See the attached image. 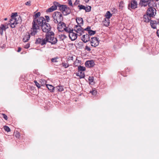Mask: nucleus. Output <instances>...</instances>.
<instances>
[{"instance_id": "obj_8", "label": "nucleus", "mask_w": 159, "mask_h": 159, "mask_svg": "<svg viewBox=\"0 0 159 159\" xmlns=\"http://www.w3.org/2000/svg\"><path fill=\"white\" fill-rule=\"evenodd\" d=\"M138 4L136 1L132 0L129 2L128 5V9L131 10V9H134L137 7Z\"/></svg>"}, {"instance_id": "obj_64", "label": "nucleus", "mask_w": 159, "mask_h": 159, "mask_svg": "<svg viewBox=\"0 0 159 159\" xmlns=\"http://www.w3.org/2000/svg\"><path fill=\"white\" fill-rule=\"evenodd\" d=\"M34 82L35 83V84H36V83H37L38 82H37L36 81V80H34Z\"/></svg>"}, {"instance_id": "obj_29", "label": "nucleus", "mask_w": 159, "mask_h": 159, "mask_svg": "<svg viewBox=\"0 0 159 159\" xmlns=\"http://www.w3.org/2000/svg\"><path fill=\"white\" fill-rule=\"evenodd\" d=\"M56 2H53V5L51 7L53 10L54 11L57 9V6L56 3H55Z\"/></svg>"}, {"instance_id": "obj_22", "label": "nucleus", "mask_w": 159, "mask_h": 159, "mask_svg": "<svg viewBox=\"0 0 159 159\" xmlns=\"http://www.w3.org/2000/svg\"><path fill=\"white\" fill-rule=\"evenodd\" d=\"M89 80L90 84L91 85L95 83L94 81V77L93 76H89Z\"/></svg>"}, {"instance_id": "obj_49", "label": "nucleus", "mask_w": 159, "mask_h": 159, "mask_svg": "<svg viewBox=\"0 0 159 159\" xmlns=\"http://www.w3.org/2000/svg\"><path fill=\"white\" fill-rule=\"evenodd\" d=\"M25 5H28V6H30L31 5V1H29L25 3Z\"/></svg>"}, {"instance_id": "obj_51", "label": "nucleus", "mask_w": 159, "mask_h": 159, "mask_svg": "<svg viewBox=\"0 0 159 159\" xmlns=\"http://www.w3.org/2000/svg\"><path fill=\"white\" fill-rule=\"evenodd\" d=\"M68 2L70 6L73 7V5L72 4V3L71 0H68Z\"/></svg>"}, {"instance_id": "obj_58", "label": "nucleus", "mask_w": 159, "mask_h": 159, "mask_svg": "<svg viewBox=\"0 0 159 159\" xmlns=\"http://www.w3.org/2000/svg\"><path fill=\"white\" fill-rule=\"evenodd\" d=\"M80 21H81V22L80 23V24H83V18H80Z\"/></svg>"}, {"instance_id": "obj_63", "label": "nucleus", "mask_w": 159, "mask_h": 159, "mask_svg": "<svg viewBox=\"0 0 159 159\" xmlns=\"http://www.w3.org/2000/svg\"><path fill=\"white\" fill-rule=\"evenodd\" d=\"M123 2H120V4H122L123 3Z\"/></svg>"}, {"instance_id": "obj_57", "label": "nucleus", "mask_w": 159, "mask_h": 159, "mask_svg": "<svg viewBox=\"0 0 159 159\" xmlns=\"http://www.w3.org/2000/svg\"><path fill=\"white\" fill-rule=\"evenodd\" d=\"M21 47H19L18 48V50L17 51V52H20L21 50Z\"/></svg>"}, {"instance_id": "obj_13", "label": "nucleus", "mask_w": 159, "mask_h": 159, "mask_svg": "<svg viewBox=\"0 0 159 159\" xmlns=\"http://www.w3.org/2000/svg\"><path fill=\"white\" fill-rule=\"evenodd\" d=\"M151 17H152V16H150L149 15H148V14L146 13L143 16V20L144 22L146 23L149 22L150 21H151Z\"/></svg>"}, {"instance_id": "obj_35", "label": "nucleus", "mask_w": 159, "mask_h": 159, "mask_svg": "<svg viewBox=\"0 0 159 159\" xmlns=\"http://www.w3.org/2000/svg\"><path fill=\"white\" fill-rule=\"evenodd\" d=\"M109 20H107L106 19L104 21V25L107 26L109 25Z\"/></svg>"}, {"instance_id": "obj_50", "label": "nucleus", "mask_w": 159, "mask_h": 159, "mask_svg": "<svg viewBox=\"0 0 159 159\" xmlns=\"http://www.w3.org/2000/svg\"><path fill=\"white\" fill-rule=\"evenodd\" d=\"M85 70V68L83 66H80V71H84Z\"/></svg>"}, {"instance_id": "obj_52", "label": "nucleus", "mask_w": 159, "mask_h": 159, "mask_svg": "<svg viewBox=\"0 0 159 159\" xmlns=\"http://www.w3.org/2000/svg\"><path fill=\"white\" fill-rule=\"evenodd\" d=\"M30 46V44L28 43L26 45H25L24 46V48L26 49H28L29 48Z\"/></svg>"}, {"instance_id": "obj_59", "label": "nucleus", "mask_w": 159, "mask_h": 159, "mask_svg": "<svg viewBox=\"0 0 159 159\" xmlns=\"http://www.w3.org/2000/svg\"><path fill=\"white\" fill-rule=\"evenodd\" d=\"M157 36L159 37V30H157Z\"/></svg>"}, {"instance_id": "obj_40", "label": "nucleus", "mask_w": 159, "mask_h": 159, "mask_svg": "<svg viewBox=\"0 0 159 159\" xmlns=\"http://www.w3.org/2000/svg\"><path fill=\"white\" fill-rule=\"evenodd\" d=\"M7 28V27H6V26L2 24L1 25V29L2 30H4L5 31L6 30Z\"/></svg>"}, {"instance_id": "obj_33", "label": "nucleus", "mask_w": 159, "mask_h": 159, "mask_svg": "<svg viewBox=\"0 0 159 159\" xmlns=\"http://www.w3.org/2000/svg\"><path fill=\"white\" fill-rule=\"evenodd\" d=\"M3 128L7 132H10L11 131V129L8 126L5 125L3 127Z\"/></svg>"}, {"instance_id": "obj_24", "label": "nucleus", "mask_w": 159, "mask_h": 159, "mask_svg": "<svg viewBox=\"0 0 159 159\" xmlns=\"http://www.w3.org/2000/svg\"><path fill=\"white\" fill-rule=\"evenodd\" d=\"M10 20V23L9 24H10L11 27L12 28H14L15 27V25H16V22H13V23H12V22L13 21V20Z\"/></svg>"}, {"instance_id": "obj_32", "label": "nucleus", "mask_w": 159, "mask_h": 159, "mask_svg": "<svg viewBox=\"0 0 159 159\" xmlns=\"http://www.w3.org/2000/svg\"><path fill=\"white\" fill-rule=\"evenodd\" d=\"M97 91L95 89H92V90H90V93L92 94V95H95L97 94Z\"/></svg>"}, {"instance_id": "obj_54", "label": "nucleus", "mask_w": 159, "mask_h": 159, "mask_svg": "<svg viewBox=\"0 0 159 159\" xmlns=\"http://www.w3.org/2000/svg\"><path fill=\"white\" fill-rule=\"evenodd\" d=\"M35 85L38 88H40V84L38 82L36 83Z\"/></svg>"}, {"instance_id": "obj_12", "label": "nucleus", "mask_w": 159, "mask_h": 159, "mask_svg": "<svg viewBox=\"0 0 159 159\" xmlns=\"http://www.w3.org/2000/svg\"><path fill=\"white\" fill-rule=\"evenodd\" d=\"M77 34L73 32V31H71L69 34V37L72 41H74L76 39L77 37Z\"/></svg>"}, {"instance_id": "obj_45", "label": "nucleus", "mask_w": 159, "mask_h": 159, "mask_svg": "<svg viewBox=\"0 0 159 159\" xmlns=\"http://www.w3.org/2000/svg\"><path fill=\"white\" fill-rule=\"evenodd\" d=\"M79 61H80L79 60H78L77 62L76 61H75V62H74V66H77L78 67V66H79L78 65L79 63Z\"/></svg>"}, {"instance_id": "obj_25", "label": "nucleus", "mask_w": 159, "mask_h": 159, "mask_svg": "<svg viewBox=\"0 0 159 159\" xmlns=\"http://www.w3.org/2000/svg\"><path fill=\"white\" fill-rule=\"evenodd\" d=\"M41 13L40 12H39L35 14L33 16L34 19H38L39 17L40 16Z\"/></svg>"}, {"instance_id": "obj_27", "label": "nucleus", "mask_w": 159, "mask_h": 159, "mask_svg": "<svg viewBox=\"0 0 159 159\" xmlns=\"http://www.w3.org/2000/svg\"><path fill=\"white\" fill-rule=\"evenodd\" d=\"M56 89L57 90V91L61 92L63 90V89L62 86H59L56 87Z\"/></svg>"}, {"instance_id": "obj_55", "label": "nucleus", "mask_w": 159, "mask_h": 159, "mask_svg": "<svg viewBox=\"0 0 159 159\" xmlns=\"http://www.w3.org/2000/svg\"><path fill=\"white\" fill-rule=\"evenodd\" d=\"M150 22H152L154 24H155L156 25H157L158 23L155 20H151Z\"/></svg>"}, {"instance_id": "obj_9", "label": "nucleus", "mask_w": 159, "mask_h": 159, "mask_svg": "<svg viewBox=\"0 0 159 159\" xmlns=\"http://www.w3.org/2000/svg\"><path fill=\"white\" fill-rule=\"evenodd\" d=\"M90 43L92 46L96 47L99 45V41H98V39L97 38L92 37L91 38Z\"/></svg>"}, {"instance_id": "obj_37", "label": "nucleus", "mask_w": 159, "mask_h": 159, "mask_svg": "<svg viewBox=\"0 0 159 159\" xmlns=\"http://www.w3.org/2000/svg\"><path fill=\"white\" fill-rule=\"evenodd\" d=\"M15 136L16 138H19L20 136V134L19 132L16 131L15 133Z\"/></svg>"}, {"instance_id": "obj_38", "label": "nucleus", "mask_w": 159, "mask_h": 159, "mask_svg": "<svg viewBox=\"0 0 159 159\" xmlns=\"http://www.w3.org/2000/svg\"><path fill=\"white\" fill-rule=\"evenodd\" d=\"M56 4L57 7H59V10L62 7V6L63 5V4H61L59 2H56L55 3Z\"/></svg>"}, {"instance_id": "obj_14", "label": "nucleus", "mask_w": 159, "mask_h": 159, "mask_svg": "<svg viewBox=\"0 0 159 159\" xmlns=\"http://www.w3.org/2000/svg\"><path fill=\"white\" fill-rule=\"evenodd\" d=\"M94 62L93 60L88 61L85 63L86 66L88 67H93L94 65Z\"/></svg>"}, {"instance_id": "obj_48", "label": "nucleus", "mask_w": 159, "mask_h": 159, "mask_svg": "<svg viewBox=\"0 0 159 159\" xmlns=\"http://www.w3.org/2000/svg\"><path fill=\"white\" fill-rule=\"evenodd\" d=\"M80 1L77 0H76L75 2L73 4V6H76L77 5H78Z\"/></svg>"}, {"instance_id": "obj_28", "label": "nucleus", "mask_w": 159, "mask_h": 159, "mask_svg": "<svg viewBox=\"0 0 159 159\" xmlns=\"http://www.w3.org/2000/svg\"><path fill=\"white\" fill-rule=\"evenodd\" d=\"M59 37L61 40H63L67 38L66 36L64 34H61L59 35Z\"/></svg>"}, {"instance_id": "obj_20", "label": "nucleus", "mask_w": 159, "mask_h": 159, "mask_svg": "<svg viewBox=\"0 0 159 159\" xmlns=\"http://www.w3.org/2000/svg\"><path fill=\"white\" fill-rule=\"evenodd\" d=\"M64 30L66 32L70 33L71 31H73L74 30L73 28H70L69 27H67L66 26L65 28H64L63 31Z\"/></svg>"}, {"instance_id": "obj_10", "label": "nucleus", "mask_w": 159, "mask_h": 159, "mask_svg": "<svg viewBox=\"0 0 159 159\" xmlns=\"http://www.w3.org/2000/svg\"><path fill=\"white\" fill-rule=\"evenodd\" d=\"M35 44H40L41 46H43L46 44V40L45 38L44 39H41L40 38L37 39L35 42Z\"/></svg>"}, {"instance_id": "obj_6", "label": "nucleus", "mask_w": 159, "mask_h": 159, "mask_svg": "<svg viewBox=\"0 0 159 159\" xmlns=\"http://www.w3.org/2000/svg\"><path fill=\"white\" fill-rule=\"evenodd\" d=\"M11 20H15L14 21L16 22V24H17L21 21V19L20 15H18L17 12L12 13L11 14Z\"/></svg>"}, {"instance_id": "obj_39", "label": "nucleus", "mask_w": 159, "mask_h": 159, "mask_svg": "<svg viewBox=\"0 0 159 159\" xmlns=\"http://www.w3.org/2000/svg\"><path fill=\"white\" fill-rule=\"evenodd\" d=\"M62 66L63 67H64L65 68H66L69 67V66L68 64H67L63 62L62 63Z\"/></svg>"}, {"instance_id": "obj_53", "label": "nucleus", "mask_w": 159, "mask_h": 159, "mask_svg": "<svg viewBox=\"0 0 159 159\" xmlns=\"http://www.w3.org/2000/svg\"><path fill=\"white\" fill-rule=\"evenodd\" d=\"M85 50H86L88 51H90L91 50L90 48L87 46H86L85 47Z\"/></svg>"}, {"instance_id": "obj_11", "label": "nucleus", "mask_w": 159, "mask_h": 159, "mask_svg": "<svg viewBox=\"0 0 159 159\" xmlns=\"http://www.w3.org/2000/svg\"><path fill=\"white\" fill-rule=\"evenodd\" d=\"M66 25L63 22H58V23L57 29L59 31L62 32L63 31L64 28H65Z\"/></svg>"}, {"instance_id": "obj_3", "label": "nucleus", "mask_w": 159, "mask_h": 159, "mask_svg": "<svg viewBox=\"0 0 159 159\" xmlns=\"http://www.w3.org/2000/svg\"><path fill=\"white\" fill-rule=\"evenodd\" d=\"M52 17L53 21L56 24L61 22L63 20L62 14L60 12H54L52 15Z\"/></svg>"}, {"instance_id": "obj_16", "label": "nucleus", "mask_w": 159, "mask_h": 159, "mask_svg": "<svg viewBox=\"0 0 159 159\" xmlns=\"http://www.w3.org/2000/svg\"><path fill=\"white\" fill-rule=\"evenodd\" d=\"M30 37V34L28 32L26 33L24 37L23 38V41L25 42H27Z\"/></svg>"}, {"instance_id": "obj_44", "label": "nucleus", "mask_w": 159, "mask_h": 159, "mask_svg": "<svg viewBox=\"0 0 159 159\" xmlns=\"http://www.w3.org/2000/svg\"><path fill=\"white\" fill-rule=\"evenodd\" d=\"M83 9L85 11L86 7L82 5H80V10Z\"/></svg>"}, {"instance_id": "obj_26", "label": "nucleus", "mask_w": 159, "mask_h": 159, "mask_svg": "<svg viewBox=\"0 0 159 159\" xmlns=\"http://www.w3.org/2000/svg\"><path fill=\"white\" fill-rule=\"evenodd\" d=\"M65 8H66V5H63V6H62L61 7L60 9H59V10L61 11V13L62 14H63V13L64 12H65Z\"/></svg>"}, {"instance_id": "obj_2", "label": "nucleus", "mask_w": 159, "mask_h": 159, "mask_svg": "<svg viewBox=\"0 0 159 159\" xmlns=\"http://www.w3.org/2000/svg\"><path fill=\"white\" fill-rule=\"evenodd\" d=\"M54 34L52 32L45 34V40L46 43L48 42L52 44H56L57 41V40L56 38L54 37Z\"/></svg>"}, {"instance_id": "obj_1", "label": "nucleus", "mask_w": 159, "mask_h": 159, "mask_svg": "<svg viewBox=\"0 0 159 159\" xmlns=\"http://www.w3.org/2000/svg\"><path fill=\"white\" fill-rule=\"evenodd\" d=\"M45 22V19L43 17H40L38 19H34L32 23V27L31 28V34L32 36L35 35L38 32L37 30L39 29V27H42Z\"/></svg>"}, {"instance_id": "obj_62", "label": "nucleus", "mask_w": 159, "mask_h": 159, "mask_svg": "<svg viewBox=\"0 0 159 159\" xmlns=\"http://www.w3.org/2000/svg\"><path fill=\"white\" fill-rule=\"evenodd\" d=\"M89 1V0H85V1L86 2H88Z\"/></svg>"}, {"instance_id": "obj_15", "label": "nucleus", "mask_w": 159, "mask_h": 159, "mask_svg": "<svg viewBox=\"0 0 159 159\" xmlns=\"http://www.w3.org/2000/svg\"><path fill=\"white\" fill-rule=\"evenodd\" d=\"M89 37L88 34H86L84 35L82 38L81 40L84 43H86L89 40Z\"/></svg>"}, {"instance_id": "obj_34", "label": "nucleus", "mask_w": 159, "mask_h": 159, "mask_svg": "<svg viewBox=\"0 0 159 159\" xmlns=\"http://www.w3.org/2000/svg\"><path fill=\"white\" fill-rule=\"evenodd\" d=\"M91 7L88 6V7H86L85 11L86 12H89L91 10Z\"/></svg>"}, {"instance_id": "obj_30", "label": "nucleus", "mask_w": 159, "mask_h": 159, "mask_svg": "<svg viewBox=\"0 0 159 159\" xmlns=\"http://www.w3.org/2000/svg\"><path fill=\"white\" fill-rule=\"evenodd\" d=\"M58 59V58L57 57H54L53 58H52L51 59V61L53 63H55L57 62L58 61L57 60Z\"/></svg>"}, {"instance_id": "obj_61", "label": "nucleus", "mask_w": 159, "mask_h": 159, "mask_svg": "<svg viewBox=\"0 0 159 159\" xmlns=\"http://www.w3.org/2000/svg\"><path fill=\"white\" fill-rule=\"evenodd\" d=\"M0 34L1 35L2 34H3V30H2L1 32H0Z\"/></svg>"}, {"instance_id": "obj_4", "label": "nucleus", "mask_w": 159, "mask_h": 159, "mask_svg": "<svg viewBox=\"0 0 159 159\" xmlns=\"http://www.w3.org/2000/svg\"><path fill=\"white\" fill-rule=\"evenodd\" d=\"M150 5L151 6H148L149 7L147 9L146 13L152 17H153L156 14V10L155 8L152 7L153 6V4H151Z\"/></svg>"}, {"instance_id": "obj_60", "label": "nucleus", "mask_w": 159, "mask_h": 159, "mask_svg": "<svg viewBox=\"0 0 159 159\" xmlns=\"http://www.w3.org/2000/svg\"><path fill=\"white\" fill-rule=\"evenodd\" d=\"M73 57H70L69 58V59L70 60H73Z\"/></svg>"}, {"instance_id": "obj_43", "label": "nucleus", "mask_w": 159, "mask_h": 159, "mask_svg": "<svg viewBox=\"0 0 159 159\" xmlns=\"http://www.w3.org/2000/svg\"><path fill=\"white\" fill-rule=\"evenodd\" d=\"M85 77L84 73L82 72H80V79L84 78Z\"/></svg>"}, {"instance_id": "obj_46", "label": "nucleus", "mask_w": 159, "mask_h": 159, "mask_svg": "<svg viewBox=\"0 0 159 159\" xmlns=\"http://www.w3.org/2000/svg\"><path fill=\"white\" fill-rule=\"evenodd\" d=\"M78 72H77L76 73V75L77 76H79L80 77V74H79V72L80 71V66H78Z\"/></svg>"}, {"instance_id": "obj_19", "label": "nucleus", "mask_w": 159, "mask_h": 159, "mask_svg": "<svg viewBox=\"0 0 159 159\" xmlns=\"http://www.w3.org/2000/svg\"><path fill=\"white\" fill-rule=\"evenodd\" d=\"M78 21H80V17H77V18L76 19V21L77 23V25L75 26V27H76V28H77V27L80 26V23H79L78 22ZM79 30H80V28H77L76 30L75 29V28H74V31L78 33V31Z\"/></svg>"}, {"instance_id": "obj_18", "label": "nucleus", "mask_w": 159, "mask_h": 159, "mask_svg": "<svg viewBox=\"0 0 159 159\" xmlns=\"http://www.w3.org/2000/svg\"><path fill=\"white\" fill-rule=\"evenodd\" d=\"M46 86L51 92H52L54 91L55 88L52 85L47 84H46Z\"/></svg>"}, {"instance_id": "obj_7", "label": "nucleus", "mask_w": 159, "mask_h": 159, "mask_svg": "<svg viewBox=\"0 0 159 159\" xmlns=\"http://www.w3.org/2000/svg\"><path fill=\"white\" fill-rule=\"evenodd\" d=\"M152 0H140L139 4L141 6L146 7L148 5V6H151L150 4H152Z\"/></svg>"}, {"instance_id": "obj_23", "label": "nucleus", "mask_w": 159, "mask_h": 159, "mask_svg": "<svg viewBox=\"0 0 159 159\" xmlns=\"http://www.w3.org/2000/svg\"><path fill=\"white\" fill-rule=\"evenodd\" d=\"M39 82L40 83V86L41 85L42 86H43L44 85H46V84H47L46 81L45 80L43 79H40V80Z\"/></svg>"}, {"instance_id": "obj_36", "label": "nucleus", "mask_w": 159, "mask_h": 159, "mask_svg": "<svg viewBox=\"0 0 159 159\" xmlns=\"http://www.w3.org/2000/svg\"><path fill=\"white\" fill-rule=\"evenodd\" d=\"M150 24L152 28H153V29H156L157 25L154 24L152 23V22H150Z\"/></svg>"}, {"instance_id": "obj_56", "label": "nucleus", "mask_w": 159, "mask_h": 159, "mask_svg": "<svg viewBox=\"0 0 159 159\" xmlns=\"http://www.w3.org/2000/svg\"><path fill=\"white\" fill-rule=\"evenodd\" d=\"M90 27L89 26H88L86 29H84V30L88 31V30H90Z\"/></svg>"}, {"instance_id": "obj_42", "label": "nucleus", "mask_w": 159, "mask_h": 159, "mask_svg": "<svg viewBox=\"0 0 159 159\" xmlns=\"http://www.w3.org/2000/svg\"><path fill=\"white\" fill-rule=\"evenodd\" d=\"M46 19L45 20V21H46L47 22H48L50 21V18L48 16H45Z\"/></svg>"}, {"instance_id": "obj_17", "label": "nucleus", "mask_w": 159, "mask_h": 159, "mask_svg": "<svg viewBox=\"0 0 159 159\" xmlns=\"http://www.w3.org/2000/svg\"><path fill=\"white\" fill-rule=\"evenodd\" d=\"M71 11L70 8L69 7H67L66 5V8L65 10V12L63 13V15L66 16L67 15L70 14L71 12Z\"/></svg>"}, {"instance_id": "obj_31", "label": "nucleus", "mask_w": 159, "mask_h": 159, "mask_svg": "<svg viewBox=\"0 0 159 159\" xmlns=\"http://www.w3.org/2000/svg\"><path fill=\"white\" fill-rule=\"evenodd\" d=\"M96 33V31H93L92 30H88V33L89 35L90 36Z\"/></svg>"}, {"instance_id": "obj_5", "label": "nucleus", "mask_w": 159, "mask_h": 159, "mask_svg": "<svg viewBox=\"0 0 159 159\" xmlns=\"http://www.w3.org/2000/svg\"><path fill=\"white\" fill-rule=\"evenodd\" d=\"M51 26L50 24L45 22L41 27V29L43 31L46 33V34L50 32Z\"/></svg>"}, {"instance_id": "obj_41", "label": "nucleus", "mask_w": 159, "mask_h": 159, "mask_svg": "<svg viewBox=\"0 0 159 159\" xmlns=\"http://www.w3.org/2000/svg\"><path fill=\"white\" fill-rule=\"evenodd\" d=\"M54 11L53 10V9L50 7L48 8L46 10V12H52Z\"/></svg>"}, {"instance_id": "obj_47", "label": "nucleus", "mask_w": 159, "mask_h": 159, "mask_svg": "<svg viewBox=\"0 0 159 159\" xmlns=\"http://www.w3.org/2000/svg\"><path fill=\"white\" fill-rule=\"evenodd\" d=\"M3 118L6 120H7L8 118L7 116L5 114H2Z\"/></svg>"}, {"instance_id": "obj_21", "label": "nucleus", "mask_w": 159, "mask_h": 159, "mask_svg": "<svg viewBox=\"0 0 159 159\" xmlns=\"http://www.w3.org/2000/svg\"><path fill=\"white\" fill-rule=\"evenodd\" d=\"M112 14L109 11H107L105 16L107 20H109V19L112 16Z\"/></svg>"}]
</instances>
